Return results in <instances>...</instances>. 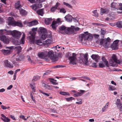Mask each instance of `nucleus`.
Instances as JSON below:
<instances>
[{"label": "nucleus", "mask_w": 122, "mask_h": 122, "mask_svg": "<svg viewBox=\"0 0 122 122\" xmlns=\"http://www.w3.org/2000/svg\"><path fill=\"white\" fill-rule=\"evenodd\" d=\"M40 38L42 40L45 39L46 38L50 37L47 34L46 29L42 27H40L38 30Z\"/></svg>", "instance_id": "nucleus-1"}, {"label": "nucleus", "mask_w": 122, "mask_h": 122, "mask_svg": "<svg viewBox=\"0 0 122 122\" xmlns=\"http://www.w3.org/2000/svg\"><path fill=\"white\" fill-rule=\"evenodd\" d=\"M112 59H110L109 61V64L110 66L113 67H116L117 66V63H120L119 60L117 59V56L113 54L112 56Z\"/></svg>", "instance_id": "nucleus-2"}, {"label": "nucleus", "mask_w": 122, "mask_h": 122, "mask_svg": "<svg viewBox=\"0 0 122 122\" xmlns=\"http://www.w3.org/2000/svg\"><path fill=\"white\" fill-rule=\"evenodd\" d=\"M92 35L88 33L87 32H85L84 34L80 35L79 36L80 41L82 42L83 40L84 41L91 40L92 38Z\"/></svg>", "instance_id": "nucleus-3"}, {"label": "nucleus", "mask_w": 122, "mask_h": 122, "mask_svg": "<svg viewBox=\"0 0 122 122\" xmlns=\"http://www.w3.org/2000/svg\"><path fill=\"white\" fill-rule=\"evenodd\" d=\"M88 55L87 53L84 54H81L80 55L79 61L80 62H83L86 65L88 64Z\"/></svg>", "instance_id": "nucleus-4"}, {"label": "nucleus", "mask_w": 122, "mask_h": 122, "mask_svg": "<svg viewBox=\"0 0 122 122\" xmlns=\"http://www.w3.org/2000/svg\"><path fill=\"white\" fill-rule=\"evenodd\" d=\"M8 20V23L9 25L13 26H17L20 27H22L23 25L20 21H15L14 20L13 18L10 17Z\"/></svg>", "instance_id": "nucleus-5"}, {"label": "nucleus", "mask_w": 122, "mask_h": 122, "mask_svg": "<svg viewBox=\"0 0 122 122\" xmlns=\"http://www.w3.org/2000/svg\"><path fill=\"white\" fill-rule=\"evenodd\" d=\"M24 58V56L23 55H18L17 54L15 58V61L14 60H12V62L15 66H18L19 64V62L23 60Z\"/></svg>", "instance_id": "nucleus-6"}, {"label": "nucleus", "mask_w": 122, "mask_h": 122, "mask_svg": "<svg viewBox=\"0 0 122 122\" xmlns=\"http://www.w3.org/2000/svg\"><path fill=\"white\" fill-rule=\"evenodd\" d=\"M111 39L109 38L105 39H100V45H103L105 48H108L109 47Z\"/></svg>", "instance_id": "nucleus-7"}, {"label": "nucleus", "mask_w": 122, "mask_h": 122, "mask_svg": "<svg viewBox=\"0 0 122 122\" xmlns=\"http://www.w3.org/2000/svg\"><path fill=\"white\" fill-rule=\"evenodd\" d=\"M31 3L35 2L36 3L34 5L32 6L31 7L33 9L36 10L39 8H41L42 6L41 4L38 2L37 0H27Z\"/></svg>", "instance_id": "nucleus-8"}, {"label": "nucleus", "mask_w": 122, "mask_h": 122, "mask_svg": "<svg viewBox=\"0 0 122 122\" xmlns=\"http://www.w3.org/2000/svg\"><path fill=\"white\" fill-rule=\"evenodd\" d=\"M37 30V28H33L32 29L31 31L29 32V34L30 36H29L27 37L28 39L32 41H34L35 38V35L36 34V31Z\"/></svg>", "instance_id": "nucleus-9"}, {"label": "nucleus", "mask_w": 122, "mask_h": 122, "mask_svg": "<svg viewBox=\"0 0 122 122\" xmlns=\"http://www.w3.org/2000/svg\"><path fill=\"white\" fill-rule=\"evenodd\" d=\"M76 54L75 53H73L71 56H69L68 59L70 61V64L72 65H76L77 60L76 58Z\"/></svg>", "instance_id": "nucleus-10"}, {"label": "nucleus", "mask_w": 122, "mask_h": 122, "mask_svg": "<svg viewBox=\"0 0 122 122\" xmlns=\"http://www.w3.org/2000/svg\"><path fill=\"white\" fill-rule=\"evenodd\" d=\"M38 56L39 57L43 59H44L47 61H49V60L48 57V52L47 51H44L38 54Z\"/></svg>", "instance_id": "nucleus-11"}, {"label": "nucleus", "mask_w": 122, "mask_h": 122, "mask_svg": "<svg viewBox=\"0 0 122 122\" xmlns=\"http://www.w3.org/2000/svg\"><path fill=\"white\" fill-rule=\"evenodd\" d=\"M21 34L20 32L14 30L12 31V36L15 38H19L20 37Z\"/></svg>", "instance_id": "nucleus-12"}, {"label": "nucleus", "mask_w": 122, "mask_h": 122, "mask_svg": "<svg viewBox=\"0 0 122 122\" xmlns=\"http://www.w3.org/2000/svg\"><path fill=\"white\" fill-rule=\"evenodd\" d=\"M119 41L116 40L114 41L111 46V48L113 50H116L118 49V43Z\"/></svg>", "instance_id": "nucleus-13"}, {"label": "nucleus", "mask_w": 122, "mask_h": 122, "mask_svg": "<svg viewBox=\"0 0 122 122\" xmlns=\"http://www.w3.org/2000/svg\"><path fill=\"white\" fill-rule=\"evenodd\" d=\"M0 40L4 43H6L8 44L9 42L8 38L5 35H1L0 36Z\"/></svg>", "instance_id": "nucleus-14"}, {"label": "nucleus", "mask_w": 122, "mask_h": 122, "mask_svg": "<svg viewBox=\"0 0 122 122\" xmlns=\"http://www.w3.org/2000/svg\"><path fill=\"white\" fill-rule=\"evenodd\" d=\"M4 63L5 66L8 67L10 68H12L14 66L13 65L11 64V63L8 61L7 60H6L4 61Z\"/></svg>", "instance_id": "nucleus-15"}, {"label": "nucleus", "mask_w": 122, "mask_h": 122, "mask_svg": "<svg viewBox=\"0 0 122 122\" xmlns=\"http://www.w3.org/2000/svg\"><path fill=\"white\" fill-rule=\"evenodd\" d=\"M52 42V41L51 40L48 39L44 41L43 44L45 47H47Z\"/></svg>", "instance_id": "nucleus-16"}, {"label": "nucleus", "mask_w": 122, "mask_h": 122, "mask_svg": "<svg viewBox=\"0 0 122 122\" xmlns=\"http://www.w3.org/2000/svg\"><path fill=\"white\" fill-rule=\"evenodd\" d=\"M109 11V9L108 8H101L100 9V14L102 15L104 14L108 13Z\"/></svg>", "instance_id": "nucleus-17"}, {"label": "nucleus", "mask_w": 122, "mask_h": 122, "mask_svg": "<svg viewBox=\"0 0 122 122\" xmlns=\"http://www.w3.org/2000/svg\"><path fill=\"white\" fill-rule=\"evenodd\" d=\"M1 116L2 117H0V119L3 121L6 122H9L10 121V119L6 117L4 114H2Z\"/></svg>", "instance_id": "nucleus-18"}, {"label": "nucleus", "mask_w": 122, "mask_h": 122, "mask_svg": "<svg viewBox=\"0 0 122 122\" xmlns=\"http://www.w3.org/2000/svg\"><path fill=\"white\" fill-rule=\"evenodd\" d=\"M30 42L31 43H35L37 45H41L43 44L41 41L40 40H34V41H31L30 40Z\"/></svg>", "instance_id": "nucleus-19"}, {"label": "nucleus", "mask_w": 122, "mask_h": 122, "mask_svg": "<svg viewBox=\"0 0 122 122\" xmlns=\"http://www.w3.org/2000/svg\"><path fill=\"white\" fill-rule=\"evenodd\" d=\"M91 58L95 61L97 62L100 58L99 56L98 55L93 54L91 56Z\"/></svg>", "instance_id": "nucleus-20"}, {"label": "nucleus", "mask_w": 122, "mask_h": 122, "mask_svg": "<svg viewBox=\"0 0 122 122\" xmlns=\"http://www.w3.org/2000/svg\"><path fill=\"white\" fill-rule=\"evenodd\" d=\"M38 24V22L36 20H35L28 22V25L29 26H31L33 25H35Z\"/></svg>", "instance_id": "nucleus-21"}, {"label": "nucleus", "mask_w": 122, "mask_h": 122, "mask_svg": "<svg viewBox=\"0 0 122 122\" xmlns=\"http://www.w3.org/2000/svg\"><path fill=\"white\" fill-rule=\"evenodd\" d=\"M52 62H55L58 60V58L57 56L55 54L50 59Z\"/></svg>", "instance_id": "nucleus-22"}, {"label": "nucleus", "mask_w": 122, "mask_h": 122, "mask_svg": "<svg viewBox=\"0 0 122 122\" xmlns=\"http://www.w3.org/2000/svg\"><path fill=\"white\" fill-rule=\"evenodd\" d=\"M12 47H9V50H3L2 52L4 54V55H7L10 54L12 49Z\"/></svg>", "instance_id": "nucleus-23"}, {"label": "nucleus", "mask_w": 122, "mask_h": 122, "mask_svg": "<svg viewBox=\"0 0 122 122\" xmlns=\"http://www.w3.org/2000/svg\"><path fill=\"white\" fill-rule=\"evenodd\" d=\"M66 20L68 22H71L72 20V16L69 14L66 15L65 17Z\"/></svg>", "instance_id": "nucleus-24"}, {"label": "nucleus", "mask_w": 122, "mask_h": 122, "mask_svg": "<svg viewBox=\"0 0 122 122\" xmlns=\"http://www.w3.org/2000/svg\"><path fill=\"white\" fill-rule=\"evenodd\" d=\"M55 54H54V52L52 50H51L48 52V58L50 59Z\"/></svg>", "instance_id": "nucleus-25"}, {"label": "nucleus", "mask_w": 122, "mask_h": 122, "mask_svg": "<svg viewBox=\"0 0 122 122\" xmlns=\"http://www.w3.org/2000/svg\"><path fill=\"white\" fill-rule=\"evenodd\" d=\"M73 30L72 28L70 27L66 28L65 30V32L66 33L70 34L72 32Z\"/></svg>", "instance_id": "nucleus-26"}, {"label": "nucleus", "mask_w": 122, "mask_h": 122, "mask_svg": "<svg viewBox=\"0 0 122 122\" xmlns=\"http://www.w3.org/2000/svg\"><path fill=\"white\" fill-rule=\"evenodd\" d=\"M15 8L17 9L20 10L22 7V6L20 4L19 1H17L15 4Z\"/></svg>", "instance_id": "nucleus-27"}, {"label": "nucleus", "mask_w": 122, "mask_h": 122, "mask_svg": "<svg viewBox=\"0 0 122 122\" xmlns=\"http://www.w3.org/2000/svg\"><path fill=\"white\" fill-rule=\"evenodd\" d=\"M52 21V19L51 18H46L45 19V23L47 25H48L51 23Z\"/></svg>", "instance_id": "nucleus-28"}, {"label": "nucleus", "mask_w": 122, "mask_h": 122, "mask_svg": "<svg viewBox=\"0 0 122 122\" xmlns=\"http://www.w3.org/2000/svg\"><path fill=\"white\" fill-rule=\"evenodd\" d=\"M109 105V102H107L106 104L104 107L102 108V112H104L107 109L108 107V106Z\"/></svg>", "instance_id": "nucleus-29"}, {"label": "nucleus", "mask_w": 122, "mask_h": 122, "mask_svg": "<svg viewBox=\"0 0 122 122\" xmlns=\"http://www.w3.org/2000/svg\"><path fill=\"white\" fill-rule=\"evenodd\" d=\"M25 34L23 33L22 36L21 40L20 41V43H18L17 45H19L20 44H24L25 43Z\"/></svg>", "instance_id": "nucleus-30"}, {"label": "nucleus", "mask_w": 122, "mask_h": 122, "mask_svg": "<svg viewBox=\"0 0 122 122\" xmlns=\"http://www.w3.org/2000/svg\"><path fill=\"white\" fill-rule=\"evenodd\" d=\"M3 30L2 33L4 32L5 34L8 35H9L11 34L12 35V31L11 30H7L6 29Z\"/></svg>", "instance_id": "nucleus-31"}, {"label": "nucleus", "mask_w": 122, "mask_h": 122, "mask_svg": "<svg viewBox=\"0 0 122 122\" xmlns=\"http://www.w3.org/2000/svg\"><path fill=\"white\" fill-rule=\"evenodd\" d=\"M44 9H43L38 10L37 11V13L39 15L42 16L44 14Z\"/></svg>", "instance_id": "nucleus-32"}, {"label": "nucleus", "mask_w": 122, "mask_h": 122, "mask_svg": "<svg viewBox=\"0 0 122 122\" xmlns=\"http://www.w3.org/2000/svg\"><path fill=\"white\" fill-rule=\"evenodd\" d=\"M19 10L20 13L21 15H26L27 14V12L25 10L21 9Z\"/></svg>", "instance_id": "nucleus-33"}, {"label": "nucleus", "mask_w": 122, "mask_h": 122, "mask_svg": "<svg viewBox=\"0 0 122 122\" xmlns=\"http://www.w3.org/2000/svg\"><path fill=\"white\" fill-rule=\"evenodd\" d=\"M109 87L108 88V90L110 91H114L116 89V88L115 87L111 85H109Z\"/></svg>", "instance_id": "nucleus-34"}, {"label": "nucleus", "mask_w": 122, "mask_h": 122, "mask_svg": "<svg viewBox=\"0 0 122 122\" xmlns=\"http://www.w3.org/2000/svg\"><path fill=\"white\" fill-rule=\"evenodd\" d=\"M56 21H53L51 25L52 27L53 30H55L57 27V25Z\"/></svg>", "instance_id": "nucleus-35"}, {"label": "nucleus", "mask_w": 122, "mask_h": 122, "mask_svg": "<svg viewBox=\"0 0 122 122\" xmlns=\"http://www.w3.org/2000/svg\"><path fill=\"white\" fill-rule=\"evenodd\" d=\"M117 27L119 28H122V22L120 21L118 22L116 24Z\"/></svg>", "instance_id": "nucleus-36"}, {"label": "nucleus", "mask_w": 122, "mask_h": 122, "mask_svg": "<svg viewBox=\"0 0 122 122\" xmlns=\"http://www.w3.org/2000/svg\"><path fill=\"white\" fill-rule=\"evenodd\" d=\"M42 85L43 86L48 90H51L52 89L51 88L50 86L44 83Z\"/></svg>", "instance_id": "nucleus-37"}, {"label": "nucleus", "mask_w": 122, "mask_h": 122, "mask_svg": "<svg viewBox=\"0 0 122 122\" xmlns=\"http://www.w3.org/2000/svg\"><path fill=\"white\" fill-rule=\"evenodd\" d=\"M40 78V77L38 76H34L32 80V81H35L39 80Z\"/></svg>", "instance_id": "nucleus-38"}, {"label": "nucleus", "mask_w": 122, "mask_h": 122, "mask_svg": "<svg viewBox=\"0 0 122 122\" xmlns=\"http://www.w3.org/2000/svg\"><path fill=\"white\" fill-rule=\"evenodd\" d=\"M117 3L113 2L111 4V7L112 8L114 9V10H116L117 9L116 7L117 6Z\"/></svg>", "instance_id": "nucleus-39"}, {"label": "nucleus", "mask_w": 122, "mask_h": 122, "mask_svg": "<svg viewBox=\"0 0 122 122\" xmlns=\"http://www.w3.org/2000/svg\"><path fill=\"white\" fill-rule=\"evenodd\" d=\"M101 37L104 38V35L106 33V31L105 30L103 29H101Z\"/></svg>", "instance_id": "nucleus-40"}, {"label": "nucleus", "mask_w": 122, "mask_h": 122, "mask_svg": "<svg viewBox=\"0 0 122 122\" xmlns=\"http://www.w3.org/2000/svg\"><path fill=\"white\" fill-rule=\"evenodd\" d=\"M49 79L50 80V81L52 82V84L55 85L58 84V83L56 82V80L51 78H49Z\"/></svg>", "instance_id": "nucleus-41"}, {"label": "nucleus", "mask_w": 122, "mask_h": 122, "mask_svg": "<svg viewBox=\"0 0 122 122\" xmlns=\"http://www.w3.org/2000/svg\"><path fill=\"white\" fill-rule=\"evenodd\" d=\"M80 92H78L77 93L78 96H81L85 92V91L82 90H80Z\"/></svg>", "instance_id": "nucleus-42"}, {"label": "nucleus", "mask_w": 122, "mask_h": 122, "mask_svg": "<svg viewBox=\"0 0 122 122\" xmlns=\"http://www.w3.org/2000/svg\"><path fill=\"white\" fill-rule=\"evenodd\" d=\"M117 107H118V109L120 110V111H122V104H117Z\"/></svg>", "instance_id": "nucleus-43"}, {"label": "nucleus", "mask_w": 122, "mask_h": 122, "mask_svg": "<svg viewBox=\"0 0 122 122\" xmlns=\"http://www.w3.org/2000/svg\"><path fill=\"white\" fill-rule=\"evenodd\" d=\"M93 13L94 14L93 15V16H95V17H97L98 16V14L97 12V10H94L93 11Z\"/></svg>", "instance_id": "nucleus-44"}, {"label": "nucleus", "mask_w": 122, "mask_h": 122, "mask_svg": "<svg viewBox=\"0 0 122 122\" xmlns=\"http://www.w3.org/2000/svg\"><path fill=\"white\" fill-rule=\"evenodd\" d=\"M117 12L118 14H121L122 13V7H120L117 9Z\"/></svg>", "instance_id": "nucleus-45"}, {"label": "nucleus", "mask_w": 122, "mask_h": 122, "mask_svg": "<svg viewBox=\"0 0 122 122\" xmlns=\"http://www.w3.org/2000/svg\"><path fill=\"white\" fill-rule=\"evenodd\" d=\"M99 66L100 67L103 68L105 67V65L102 62H100L99 64Z\"/></svg>", "instance_id": "nucleus-46"}, {"label": "nucleus", "mask_w": 122, "mask_h": 122, "mask_svg": "<svg viewBox=\"0 0 122 122\" xmlns=\"http://www.w3.org/2000/svg\"><path fill=\"white\" fill-rule=\"evenodd\" d=\"M60 93L62 95H68L69 96L70 95V94L66 92H60Z\"/></svg>", "instance_id": "nucleus-47"}, {"label": "nucleus", "mask_w": 122, "mask_h": 122, "mask_svg": "<svg viewBox=\"0 0 122 122\" xmlns=\"http://www.w3.org/2000/svg\"><path fill=\"white\" fill-rule=\"evenodd\" d=\"M77 101H78L76 102V103L77 104H82V100L81 99H77Z\"/></svg>", "instance_id": "nucleus-48"}, {"label": "nucleus", "mask_w": 122, "mask_h": 122, "mask_svg": "<svg viewBox=\"0 0 122 122\" xmlns=\"http://www.w3.org/2000/svg\"><path fill=\"white\" fill-rule=\"evenodd\" d=\"M102 61L103 62L104 64L107 66V67H109V66L108 62L106 59H105V60L103 61Z\"/></svg>", "instance_id": "nucleus-49"}, {"label": "nucleus", "mask_w": 122, "mask_h": 122, "mask_svg": "<svg viewBox=\"0 0 122 122\" xmlns=\"http://www.w3.org/2000/svg\"><path fill=\"white\" fill-rule=\"evenodd\" d=\"M63 4L64 5H66L69 8H72V6L68 3L64 2H63Z\"/></svg>", "instance_id": "nucleus-50"}, {"label": "nucleus", "mask_w": 122, "mask_h": 122, "mask_svg": "<svg viewBox=\"0 0 122 122\" xmlns=\"http://www.w3.org/2000/svg\"><path fill=\"white\" fill-rule=\"evenodd\" d=\"M66 10L64 8H62L60 10V12L61 13H63L65 14L66 12Z\"/></svg>", "instance_id": "nucleus-51"}, {"label": "nucleus", "mask_w": 122, "mask_h": 122, "mask_svg": "<svg viewBox=\"0 0 122 122\" xmlns=\"http://www.w3.org/2000/svg\"><path fill=\"white\" fill-rule=\"evenodd\" d=\"M60 5V4L59 3L57 2L56 3L55 6H54L57 9H59V6Z\"/></svg>", "instance_id": "nucleus-52"}, {"label": "nucleus", "mask_w": 122, "mask_h": 122, "mask_svg": "<svg viewBox=\"0 0 122 122\" xmlns=\"http://www.w3.org/2000/svg\"><path fill=\"white\" fill-rule=\"evenodd\" d=\"M66 27L62 25L59 28V29L61 30H65L66 29Z\"/></svg>", "instance_id": "nucleus-53"}, {"label": "nucleus", "mask_w": 122, "mask_h": 122, "mask_svg": "<svg viewBox=\"0 0 122 122\" xmlns=\"http://www.w3.org/2000/svg\"><path fill=\"white\" fill-rule=\"evenodd\" d=\"M66 100L67 101H69L72 100H74V98L72 97L67 98H66Z\"/></svg>", "instance_id": "nucleus-54"}, {"label": "nucleus", "mask_w": 122, "mask_h": 122, "mask_svg": "<svg viewBox=\"0 0 122 122\" xmlns=\"http://www.w3.org/2000/svg\"><path fill=\"white\" fill-rule=\"evenodd\" d=\"M57 9L55 7L53 6L52 7L51 9V12H54Z\"/></svg>", "instance_id": "nucleus-55"}, {"label": "nucleus", "mask_w": 122, "mask_h": 122, "mask_svg": "<svg viewBox=\"0 0 122 122\" xmlns=\"http://www.w3.org/2000/svg\"><path fill=\"white\" fill-rule=\"evenodd\" d=\"M61 19L60 18H58L57 19V20L56 21V23L59 24H60V23L61 22Z\"/></svg>", "instance_id": "nucleus-56"}, {"label": "nucleus", "mask_w": 122, "mask_h": 122, "mask_svg": "<svg viewBox=\"0 0 122 122\" xmlns=\"http://www.w3.org/2000/svg\"><path fill=\"white\" fill-rule=\"evenodd\" d=\"M15 48H16L18 50V51L19 52H20L22 49L21 47L20 46H16L15 47Z\"/></svg>", "instance_id": "nucleus-57"}, {"label": "nucleus", "mask_w": 122, "mask_h": 122, "mask_svg": "<svg viewBox=\"0 0 122 122\" xmlns=\"http://www.w3.org/2000/svg\"><path fill=\"white\" fill-rule=\"evenodd\" d=\"M30 96L31 97V98L32 100L33 101V102H35V100L34 97H33L31 93H30Z\"/></svg>", "instance_id": "nucleus-58"}, {"label": "nucleus", "mask_w": 122, "mask_h": 122, "mask_svg": "<svg viewBox=\"0 0 122 122\" xmlns=\"http://www.w3.org/2000/svg\"><path fill=\"white\" fill-rule=\"evenodd\" d=\"M35 83H33L30 84V85L31 88L35 87Z\"/></svg>", "instance_id": "nucleus-59"}, {"label": "nucleus", "mask_w": 122, "mask_h": 122, "mask_svg": "<svg viewBox=\"0 0 122 122\" xmlns=\"http://www.w3.org/2000/svg\"><path fill=\"white\" fill-rule=\"evenodd\" d=\"M120 101L119 99H117V102L116 103V104L117 105V104H121V103L120 102Z\"/></svg>", "instance_id": "nucleus-60"}, {"label": "nucleus", "mask_w": 122, "mask_h": 122, "mask_svg": "<svg viewBox=\"0 0 122 122\" xmlns=\"http://www.w3.org/2000/svg\"><path fill=\"white\" fill-rule=\"evenodd\" d=\"M19 117L20 118H22L24 120H26V119L25 118V117L24 115H20L19 116Z\"/></svg>", "instance_id": "nucleus-61"}, {"label": "nucleus", "mask_w": 122, "mask_h": 122, "mask_svg": "<svg viewBox=\"0 0 122 122\" xmlns=\"http://www.w3.org/2000/svg\"><path fill=\"white\" fill-rule=\"evenodd\" d=\"M93 36L96 39H98L99 38V35L97 34H94Z\"/></svg>", "instance_id": "nucleus-62"}, {"label": "nucleus", "mask_w": 122, "mask_h": 122, "mask_svg": "<svg viewBox=\"0 0 122 122\" xmlns=\"http://www.w3.org/2000/svg\"><path fill=\"white\" fill-rule=\"evenodd\" d=\"M92 66L93 67L96 68L97 67V65L95 63H93L92 65Z\"/></svg>", "instance_id": "nucleus-63"}, {"label": "nucleus", "mask_w": 122, "mask_h": 122, "mask_svg": "<svg viewBox=\"0 0 122 122\" xmlns=\"http://www.w3.org/2000/svg\"><path fill=\"white\" fill-rule=\"evenodd\" d=\"M13 87V86L12 85H11L8 87L7 88V89L8 90H10Z\"/></svg>", "instance_id": "nucleus-64"}]
</instances>
